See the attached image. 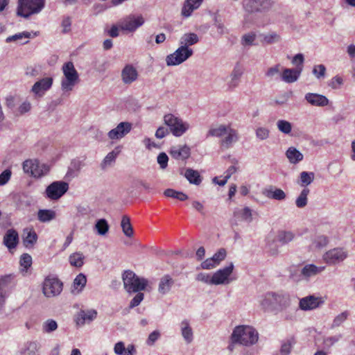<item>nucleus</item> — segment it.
I'll use <instances>...</instances> for the list:
<instances>
[{
  "label": "nucleus",
  "instance_id": "nucleus-1",
  "mask_svg": "<svg viewBox=\"0 0 355 355\" xmlns=\"http://www.w3.org/2000/svg\"><path fill=\"white\" fill-rule=\"evenodd\" d=\"M259 302L264 311L278 313L290 306L291 297L284 292H268L260 297Z\"/></svg>",
  "mask_w": 355,
  "mask_h": 355
},
{
  "label": "nucleus",
  "instance_id": "nucleus-2",
  "mask_svg": "<svg viewBox=\"0 0 355 355\" xmlns=\"http://www.w3.org/2000/svg\"><path fill=\"white\" fill-rule=\"evenodd\" d=\"M258 340V331L254 327L249 325L235 327L230 336V340L233 343H238L245 347L255 345Z\"/></svg>",
  "mask_w": 355,
  "mask_h": 355
},
{
  "label": "nucleus",
  "instance_id": "nucleus-3",
  "mask_svg": "<svg viewBox=\"0 0 355 355\" xmlns=\"http://www.w3.org/2000/svg\"><path fill=\"white\" fill-rule=\"evenodd\" d=\"M125 290L129 293H137L145 290L148 280L139 277L132 270H125L122 275Z\"/></svg>",
  "mask_w": 355,
  "mask_h": 355
},
{
  "label": "nucleus",
  "instance_id": "nucleus-4",
  "mask_svg": "<svg viewBox=\"0 0 355 355\" xmlns=\"http://www.w3.org/2000/svg\"><path fill=\"white\" fill-rule=\"evenodd\" d=\"M62 70L64 77L61 80V89L64 92H70L79 81L78 73L72 62L64 63Z\"/></svg>",
  "mask_w": 355,
  "mask_h": 355
},
{
  "label": "nucleus",
  "instance_id": "nucleus-5",
  "mask_svg": "<svg viewBox=\"0 0 355 355\" xmlns=\"http://www.w3.org/2000/svg\"><path fill=\"white\" fill-rule=\"evenodd\" d=\"M45 6V0H18L17 14L28 18L40 13Z\"/></svg>",
  "mask_w": 355,
  "mask_h": 355
},
{
  "label": "nucleus",
  "instance_id": "nucleus-6",
  "mask_svg": "<svg viewBox=\"0 0 355 355\" xmlns=\"http://www.w3.org/2000/svg\"><path fill=\"white\" fill-rule=\"evenodd\" d=\"M23 170L25 173L31 174L34 178H41L47 175L50 166L40 162L38 159H27L23 162Z\"/></svg>",
  "mask_w": 355,
  "mask_h": 355
},
{
  "label": "nucleus",
  "instance_id": "nucleus-7",
  "mask_svg": "<svg viewBox=\"0 0 355 355\" xmlns=\"http://www.w3.org/2000/svg\"><path fill=\"white\" fill-rule=\"evenodd\" d=\"M164 121L172 134L175 137H181L190 128L189 123L172 114H166Z\"/></svg>",
  "mask_w": 355,
  "mask_h": 355
},
{
  "label": "nucleus",
  "instance_id": "nucleus-8",
  "mask_svg": "<svg viewBox=\"0 0 355 355\" xmlns=\"http://www.w3.org/2000/svg\"><path fill=\"white\" fill-rule=\"evenodd\" d=\"M193 54L192 49L180 46L173 53L166 57V63L167 66H177L187 60Z\"/></svg>",
  "mask_w": 355,
  "mask_h": 355
},
{
  "label": "nucleus",
  "instance_id": "nucleus-9",
  "mask_svg": "<svg viewBox=\"0 0 355 355\" xmlns=\"http://www.w3.org/2000/svg\"><path fill=\"white\" fill-rule=\"evenodd\" d=\"M233 263H229L225 267L216 270L213 275L214 285L229 284L236 279L232 277L234 270Z\"/></svg>",
  "mask_w": 355,
  "mask_h": 355
},
{
  "label": "nucleus",
  "instance_id": "nucleus-10",
  "mask_svg": "<svg viewBox=\"0 0 355 355\" xmlns=\"http://www.w3.org/2000/svg\"><path fill=\"white\" fill-rule=\"evenodd\" d=\"M69 189V184L64 181H55L50 184L45 190V196L51 200L60 199Z\"/></svg>",
  "mask_w": 355,
  "mask_h": 355
},
{
  "label": "nucleus",
  "instance_id": "nucleus-11",
  "mask_svg": "<svg viewBox=\"0 0 355 355\" xmlns=\"http://www.w3.org/2000/svg\"><path fill=\"white\" fill-rule=\"evenodd\" d=\"M272 3V0H244L243 8L248 13L261 12L268 10Z\"/></svg>",
  "mask_w": 355,
  "mask_h": 355
},
{
  "label": "nucleus",
  "instance_id": "nucleus-12",
  "mask_svg": "<svg viewBox=\"0 0 355 355\" xmlns=\"http://www.w3.org/2000/svg\"><path fill=\"white\" fill-rule=\"evenodd\" d=\"M62 291V283L56 277H47L43 282L42 291L47 297L58 295Z\"/></svg>",
  "mask_w": 355,
  "mask_h": 355
},
{
  "label": "nucleus",
  "instance_id": "nucleus-13",
  "mask_svg": "<svg viewBox=\"0 0 355 355\" xmlns=\"http://www.w3.org/2000/svg\"><path fill=\"white\" fill-rule=\"evenodd\" d=\"M53 78L52 77H45L36 81L31 87V92L35 98H42L46 92L52 87Z\"/></svg>",
  "mask_w": 355,
  "mask_h": 355
},
{
  "label": "nucleus",
  "instance_id": "nucleus-14",
  "mask_svg": "<svg viewBox=\"0 0 355 355\" xmlns=\"http://www.w3.org/2000/svg\"><path fill=\"white\" fill-rule=\"evenodd\" d=\"M132 129V124L131 123L123 121L110 130L107 133V137L111 140H120L130 133Z\"/></svg>",
  "mask_w": 355,
  "mask_h": 355
},
{
  "label": "nucleus",
  "instance_id": "nucleus-15",
  "mask_svg": "<svg viewBox=\"0 0 355 355\" xmlns=\"http://www.w3.org/2000/svg\"><path fill=\"white\" fill-rule=\"evenodd\" d=\"M144 23V19L141 16L135 17L133 15L128 16L119 22V26L121 30L129 32H134Z\"/></svg>",
  "mask_w": 355,
  "mask_h": 355
},
{
  "label": "nucleus",
  "instance_id": "nucleus-16",
  "mask_svg": "<svg viewBox=\"0 0 355 355\" xmlns=\"http://www.w3.org/2000/svg\"><path fill=\"white\" fill-rule=\"evenodd\" d=\"M347 257V252L343 248H334L327 252L323 259L329 265H334L344 261Z\"/></svg>",
  "mask_w": 355,
  "mask_h": 355
},
{
  "label": "nucleus",
  "instance_id": "nucleus-17",
  "mask_svg": "<svg viewBox=\"0 0 355 355\" xmlns=\"http://www.w3.org/2000/svg\"><path fill=\"white\" fill-rule=\"evenodd\" d=\"M243 72L244 69L243 66L239 63H236L226 80L228 89L232 90L239 85Z\"/></svg>",
  "mask_w": 355,
  "mask_h": 355
},
{
  "label": "nucleus",
  "instance_id": "nucleus-18",
  "mask_svg": "<svg viewBox=\"0 0 355 355\" xmlns=\"http://www.w3.org/2000/svg\"><path fill=\"white\" fill-rule=\"evenodd\" d=\"M16 285L15 276L13 274L0 277V293L8 297L11 291Z\"/></svg>",
  "mask_w": 355,
  "mask_h": 355
},
{
  "label": "nucleus",
  "instance_id": "nucleus-19",
  "mask_svg": "<svg viewBox=\"0 0 355 355\" xmlns=\"http://www.w3.org/2000/svg\"><path fill=\"white\" fill-rule=\"evenodd\" d=\"M41 344L37 340L25 342L19 350L18 355H40Z\"/></svg>",
  "mask_w": 355,
  "mask_h": 355
},
{
  "label": "nucleus",
  "instance_id": "nucleus-20",
  "mask_svg": "<svg viewBox=\"0 0 355 355\" xmlns=\"http://www.w3.org/2000/svg\"><path fill=\"white\" fill-rule=\"evenodd\" d=\"M138 72L132 64H126L121 71V80L124 84L130 85L137 80Z\"/></svg>",
  "mask_w": 355,
  "mask_h": 355
},
{
  "label": "nucleus",
  "instance_id": "nucleus-21",
  "mask_svg": "<svg viewBox=\"0 0 355 355\" xmlns=\"http://www.w3.org/2000/svg\"><path fill=\"white\" fill-rule=\"evenodd\" d=\"M322 303L320 298L309 295L300 300L299 306L304 311L313 310L319 307Z\"/></svg>",
  "mask_w": 355,
  "mask_h": 355
},
{
  "label": "nucleus",
  "instance_id": "nucleus-22",
  "mask_svg": "<svg viewBox=\"0 0 355 355\" xmlns=\"http://www.w3.org/2000/svg\"><path fill=\"white\" fill-rule=\"evenodd\" d=\"M324 266H317L314 264H306L300 271V276L302 279L309 280L311 277L316 276L324 270Z\"/></svg>",
  "mask_w": 355,
  "mask_h": 355
},
{
  "label": "nucleus",
  "instance_id": "nucleus-23",
  "mask_svg": "<svg viewBox=\"0 0 355 355\" xmlns=\"http://www.w3.org/2000/svg\"><path fill=\"white\" fill-rule=\"evenodd\" d=\"M302 71V66L295 69L286 68L281 73V79L286 83H293L296 82L300 78Z\"/></svg>",
  "mask_w": 355,
  "mask_h": 355
},
{
  "label": "nucleus",
  "instance_id": "nucleus-24",
  "mask_svg": "<svg viewBox=\"0 0 355 355\" xmlns=\"http://www.w3.org/2000/svg\"><path fill=\"white\" fill-rule=\"evenodd\" d=\"M180 329L184 342L187 344L191 343L194 339V334L190 321L188 319H184L180 322Z\"/></svg>",
  "mask_w": 355,
  "mask_h": 355
},
{
  "label": "nucleus",
  "instance_id": "nucleus-25",
  "mask_svg": "<svg viewBox=\"0 0 355 355\" xmlns=\"http://www.w3.org/2000/svg\"><path fill=\"white\" fill-rule=\"evenodd\" d=\"M169 153L173 158L184 161L190 157L191 149L187 145L173 146Z\"/></svg>",
  "mask_w": 355,
  "mask_h": 355
},
{
  "label": "nucleus",
  "instance_id": "nucleus-26",
  "mask_svg": "<svg viewBox=\"0 0 355 355\" xmlns=\"http://www.w3.org/2000/svg\"><path fill=\"white\" fill-rule=\"evenodd\" d=\"M304 98L313 106L324 107L329 104V100L325 96L316 93H307Z\"/></svg>",
  "mask_w": 355,
  "mask_h": 355
},
{
  "label": "nucleus",
  "instance_id": "nucleus-27",
  "mask_svg": "<svg viewBox=\"0 0 355 355\" xmlns=\"http://www.w3.org/2000/svg\"><path fill=\"white\" fill-rule=\"evenodd\" d=\"M3 243L10 250L15 248L19 243L17 232L14 229L8 230L3 236Z\"/></svg>",
  "mask_w": 355,
  "mask_h": 355
},
{
  "label": "nucleus",
  "instance_id": "nucleus-28",
  "mask_svg": "<svg viewBox=\"0 0 355 355\" xmlns=\"http://www.w3.org/2000/svg\"><path fill=\"white\" fill-rule=\"evenodd\" d=\"M114 352L116 355H136L137 349L132 344L125 347L123 341H119L114 346Z\"/></svg>",
  "mask_w": 355,
  "mask_h": 355
},
{
  "label": "nucleus",
  "instance_id": "nucleus-29",
  "mask_svg": "<svg viewBox=\"0 0 355 355\" xmlns=\"http://www.w3.org/2000/svg\"><path fill=\"white\" fill-rule=\"evenodd\" d=\"M263 195L269 199L284 200L286 198V193L281 189L270 186L263 190Z\"/></svg>",
  "mask_w": 355,
  "mask_h": 355
},
{
  "label": "nucleus",
  "instance_id": "nucleus-30",
  "mask_svg": "<svg viewBox=\"0 0 355 355\" xmlns=\"http://www.w3.org/2000/svg\"><path fill=\"white\" fill-rule=\"evenodd\" d=\"M96 315L97 312L95 310L80 311L76 315V324L82 326L85 323H89L96 318Z\"/></svg>",
  "mask_w": 355,
  "mask_h": 355
},
{
  "label": "nucleus",
  "instance_id": "nucleus-31",
  "mask_svg": "<svg viewBox=\"0 0 355 355\" xmlns=\"http://www.w3.org/2000/svg\"><path fill=\"white\" fill-rule=\"evenodd\" d=\"M23 244L26 248H33L37 241V235L32 229H24L22 236Z\"/></svg>",
  "mask_w": 355,
  "mask_h": 355
},
{
  "label": "nucleus",
  "instance_id": "nucleus-32",
  "mask_svg": "<svg viewBox=\"0 0 355 355\" xmlns=\"http://www.w3.org/2000/svg\"><path fill=\"white\" fill-rule=\"evenodd\" d=\"M225 135L226 136L220 141V145L223 148H229L239 140V135L237 131L230 126L228 127V131Z\"/></svg>",
  "mask_w": 355,
  "mask_h": 355
},
{
  "label": "nucleus",
  "instance_id": "nucleus-33",
  "mask_svg": "<svg viewBox=\"0 0 355 355\" xmlns=\"http://www.w3.org/2000/svg\"><path fill=\"white\" fill-rule=\"evenodd\" d=\"M199 42V37L195 33H184L179 40V44L184 48H190L197 44Z\"/></svg>",
  "mask_w": 355,
  "mask_h": 355
},
{
  "label": "nucleus",
  "instance_id": "nucleus-34",
  "mask_svg": "<svg viewBox=\"0 0 355 355\" xmlns=\"http://www.w3.org/2000/svg\"><path fill=\"white\" fill-rule=\"evenodd\" d=\"M173 284H174V281L170 275H166L163 276L160 279V281L159 283V286H158L159 293L162 295H166L171 291Z\"/></svg>",
  "mask_w": 355,
  "mask_h": 355
},
{
  "label": "nucleus",
  "instance_id": "nucleus-35",
  "mask_svg": "<svg viewBox=\"0 0 355 355\" xmlns=\"http://www.w3.org/2000/svg\"><path fill=\"white\" fill-rule=\"evenodd\" d=\"M296 343L297 340L294 336H289L284 339L281 342L280 354L289 355Z\"/></svg>",
  "mask_w": 355,
  "mask_h": 355
},
{
  "label": "nucleus",
  "instance_id": "nucleus-36",
  "mask_svg": "<svg viewBox=\"0 0 355 355\" xmlns=\"http://www.w3.org/2000/svg\"><path fill=\"white\" fill-rule=\"evenodd\" d=\"M286 157L292 164H297L301 162L303 158V154L295 147H289L286 151Z\"/></svg>",
  "mask_w": 355,
  "mask_h": 355
},
{
  "label": "nucleus",
  "instance_id": "nucleus-37",
  "mask_svg": "<svg viewBox=\"0 0 355 355\" xmlns=\"http://www.w3.org/2000/svg\"><path fill=\"white\" fill-rule=\"evenodd\" d=\"M184 177L190 184L199 185L202 182V178L199 172L190 168L185 170Z\"/></svg>",
  "mask_w": 355,
  "mask_h": 355
},
{
  "label": "nucleus",
  "instance_id": "nucleus-38",
  "mask_svg": "<svg viewBox=\"0 0 355 355\" xmlns=\"http://www.w3.org/2000/svg\"><path fill=\"white\" fill-rule=\"evenodd\" d=\"M55 217L56 213L53 209H40L37 211V219L42 223H49Z\"/></svg>",
  "mask_w": 355,
  "mask_h": 355
},
{
  "label": "nucleus",
  "instance_id": "nucleus-39",
  "mask_svg": "<svg viewBox=\"0 0 355 355\" xmlns=\"http://www.w3.org/2000/svg\"><path fill=\"white\" fill-rule=\"evenodd\" d=\"M295 238V234L291 231H279L276 235L275 241L282 245H286L292 241Z\"/></svg>",
  "mask_w": 355,
  "mask_h": 355
},
{
  "label": "nucleus",
  "instance_id": "nucleus-40",
  "mask_svg": "<svg viewBox=\"0 0 355 355\" xmlns=\"http://www.w3.org/2000/svg\"><path fill=\"white\" fill-rule=\"evenodd\" d=\"M234 216L240 220L250 222L252 220V210L249 207L236 209L234 211Z\"/></svg>",
  "mask_w": 355,
  "mask_h": 355
},
{
  "label": "nucleus",
  "instance_id": "nucleus-41",
  "mask_svg": "<svg viewBox=\"0 0 355 355\" xmlns=\"http://www.w3.org/2000/svg\"><path fill=\"white\" fill-rule=\"evenodd\" d=\"M229 125H220L215 127H211L209 130L207 137H220L226 134V132L228 131Z\"/></svg>",
  "mask_w": 355,
  "mask_h": 355
},
{
  "label": "nucleus",
  "instance_id": "nucleus-42",
  "mask_svg": "<svg viewBox=\"0 0 355 355\" xmlns=\"http://www.w3.org/2000/svg\"><path fill=\"white\" fill-rule=\"evenodd\" d=\"M121 226L123 234L128 237H132L134 234L133 228L130 223V218L123 216L121 219Z\"/></svg>",
  "mask_w": 355,
  "mask_h": 355
},
{
  "label": "nucleus",
  "instance_id": "nucleus-43",
  "mask_svg": "<svg viewBox=\"0 0 355 355\" xmlns=\"http://www.w3.org/2000/svg\"><path fill=\"white\" fill-rule=\"evenodd\" d=\"M262 42L266 44H272L277 43L281 40V36L276 32H269L268 33L261 35Z\"/></svg>",
  "mask_w": 355,
  "mask_h": 355
},
{
  "label": "nucleus",
  "instance_id": "nucleus-44",
  "mask_svg": "<svg viewBox=\"0 0 355 355\" xmlns=\"http://www.w3.org/2000/svg\"><path fill=\"white\" fill-rule=\"evenodd\" d=\"M85 166L83 161L80 159H73L69 166L68 175L73 178L77 175L78 172Z\"/></svg>",
  "mask_w": 355,
  "mask_h": 355
},
{
  "label": "nucleus",
  "instance_id": "nucleus-45",
  "mask_svg": "<svg viewBox=\"0 0 355 355\" xmlns=\"http://www.w3.org/2000/svg\"><path fill=\"white\" fill-rule=\"evenodd\" d=\"M164 195L168 198H175L180 201H185L189 198L186 193L181 191H178L173 189H166L164 192Z\"/></svg>",
  "mask_w": 355,
  "mask_h": 355
},
{
  "label": "nucleus",
  "instance_id": "nucleus-46",
  "mask_svg": "<svg viewBox=\"0 0 355 355\" xmlns=\"http://www.w3.org/2000/svg\"><path fill=\"white\" fill-rule=\"evenodd\" d=\"M349 313L348 311H345L337 315L333 320L331 324V329H334L336 327L341 326L348 318Z\"/></svg>",
  "mask_w": 355,
  "mask_h": 355
},
{
  "label": "nucleus",
  "instance_id": "nucleus-47",
  "mask_svg": "<svg viewBox=\"0 0 355 355\" xmlns=\"http://www.w3.org/2000/svg\"><path fill=\"white\" fill-rule=\"evenodd\" d=\"M310 191L307 188H304L300 192L299 196L296 198L295 205L298 208H304L308 203V195Z\"/></svg>",
  "mask_w": 355,
  "mask_h": 355
},
{
  "label": "nucleus",
  "instance_id": "nucleus-48",
  "mask_svg": "<svg viewBox=\"0 0 355 355\" xmlns=\"http://www.w3.org/2000/svg\"><path fill=\"white\" fill-rule=\"evenodd\" d=\"M85 257L80 252H75L69 257V263L71 266L80 268L84 263Z\"/></svg>",
  "mask_w": 355,
  "mask_h": 355
},
{
  "label": "nucleus",
  "instance_id": "nucleus-49",
  "mask_svg": "<svg viewBox=\"0 0 355 355\" xmlns=\"http://www.w3.org/2000/svg\"><path fill=\"white\" fill-rule=\"evenodd\" d=\"M121 151V148L119 146L115 148L114 150H113L112 152L109 153L104 158L103 163H102V167L105 168L107 166L110 165L112 162H114L119 155V153Z\"/></svg>",
  "mask_w": 355,
  "mask_h": 355
},
{
  "label": "nucleus",
  "instance_id": "nucleus-50",
  "mask_svg": "<svg viewBox=\"0 0 355 355\" xmlns=\"http://www.w3.org/2000/svg\"><path fill=\"white\" fill-rule=\"evenodd\" d=\"M277 128L279 132L285 135H289L292 130V124L289 121L284 119H279L276 123Z\"/></svg>",
  "mask_w": 355,
  "mask_h": 355
},
{
  "label": "nucleus",
  "instance_id": "nucleus-51",
  "mask_svg": "<svg viewBox=\"0 0 355 355\" xmlns=\"http://www.w3.org/2000/svg\"><path fill=\"white\" fill-rule=\"evenodd\" d=\"M315 175L313 172L302 171L300 175V184L306 187L311 184L314 180Z\"/></svg>",
  "mask_w": 355,
  "mask_h": 355
},
{
  "label": "nucleus",
  "instance_id": "nucleus-52",
  "mask_svg": "<svg viewBox=\"0 0 355 355\" xmlns=\"http://www.w3.org/2000/svg\"><path fill=\"white\" fill-rule=\"evenodd\" d=\"M343 338V335L341 334H338L334 336H327L324 338L323 339V345L326 349H329L332 346H334L336 343H337L341 338Z\"/></svg>",
  "mask_w": 355,
  "mask_h": 355
},
{
  "label": "nucleus",
  "instance_id": "nucleus-53",
  "mask_svg": "<svg viewBox=\"0 0 355 355\" xmlns=\"http://www.w3.org/2000/svg\"><path fill=\"white\" fill-rule=\"evenodd\" d=\"M257 35L254 32H250L243 35L241 37V44L244 46L255 45Z\"/></svg>",
  "mask_w": 355,
  "mask_h": 355
},
{
  "label": "nucleus",
  "instance_id": "nucleus-54",
  "mask_svg": "<svg viewBox=\"0 0 355 355\" xmlns=\"http://www.w3.org/2000/svg\"><path fill=\"white\" fill-rule=\"evenodd\" d=\"M94 227L99 235H105L109 230L107 222L103 218L97 220Z\"/></svg>",
  "mask_w": 355,
  "mask_h": 355
},
{
  "label": "nucleus",
  "instance_id": "nucleus-55",
  "mask_svg": "<svg viewBox=\"0 0 355 355\" xmlns=\"http://www.w3.org/2000/svg\"><path fill=\"white\" fill-rule=\"evenodd\" d=\"M87 279L85 275L80 273L78 275L73 281V288L78 290V292L81 291L85 286Z\"/></svg>",
  "mask_w": 355,
  "mask_h": 355
},
{
  "label": "nucleus",
  "instance_id": "nucleus-56",
  "mask_svg": "<svg viewBox=\"0 0 355 355\" xmlns=\"http://www.w3.org/2000/svg\"><path fill=\"white\" fill-rule=\"evenodd\" d=\"M58 329V324L53 319L46 320L42 324V331L44 333H51Z\"/></svg>",
  "mask_w": 355,
  "mask_h": 355
},
{
  "label": "nucleus",
  "instance_id": "nucleus-57",
  "mask_svg": "<svg viewBox=\"0 0 355 355\" xmlns=\"http://www.w3.org/2000/svg\"><path fill=\"white\" fill-rule=\"evenodd\" d=\"M31 33H29L28 31H24V32L19 33L15 35L8 37L6 39V42L7 43H10L11 42L18 41V40H22L24 38L29 39V38H31Z\"/></svg>",
  "mask_w": 355,
  "mask_h": 355
},
{
  "label": "nucleus",
  "instance_id": "nucleus-58",
  "mask_svg": "<svg viewBox=\"0 0 355 355\" xmlns=\"http://www.w3.org/2000/svg\"><path fill=\"white\" fill-rule=\"evenodd\" d=\"M214 26L216 28L217 33L220 36L228 33L223 20L217 16L214 17Z\"/></svg>",
  "mask_w": 355,
  "mask_h": 355
},
{
  "label": "nucleus",
  "instance_id": "nucleus-59",
  "mask_svg": "<svg viewBox=\"0 0 355 355\" xmlns=\"http://www.w3.org/2000/svg\"><path fill=\"white\" fill-rule=\"evenodd\" d=\"M32 257L28 254H23L20 258V266L23 268V271H27V270L31 266Z\"/></svg>",
  "mask_w": 355,
  "mask_h": 355
},
{
  "label": "nucleus",
  "instance_id": "nucleus-60",
  "mask_svg": "<svg viewBox=\"0 0 355 355\" xmlns=\"http://www.w3.org/2000/svg\"><path fill=\"white\" fill-rule=\"evenodd\" d=\"M256 137L259 140H266L270 136V130L265 127H259L255 130Z\"/></svg>",
  "mask_w": 355,
  "mask_h": 355
},
{
  "label": "nucleus",
  "instance_id": "nucleus-61",
  "mask_svg": "<svg viewBox=\"0 0 355 355\" xmlns=\"http://www.w3.org/2000/svg\"><path fill=\"white\" fill-rule=\"evenodd\" d=\"M313 74L318 79L324 78L326 73V67L324 64H317L313 67Z\"/></svg>",
  "mask_w": 355,
  "mask_h": 355
},
{
  "label": "nucleus",
  "instance_id": "nucleus-62",
  "mask_svg": "<svg viewBox=\"0 0 355 355\" xmlns=\"http://www.w3.org/2000/svg\"><path fill=\"white\" fill-rule=\"evenodd\" d=\"M196 9H198L196 6H194L193 5L187 3V1H186L182 8L181 14L184 17H189L191 15L192 12Z\"/></svg>",
  "mask_w": 355,
  "mask_h": 355
},
{
  "label": "nucleus",
  "instance_id": "nucleus-63",
  "mask_svg": "<svg viewBox=\"0 0 355 355\" xmlns=\"http://www.w3.org/2000/svg\"><path fill=\"white\" fill-rule=\"evenodd\" d=\"M196 279L198 282L214 285L213 276L205 272H200L196 275Z\"/></svg>",
  "mask_w": 355,
  "mask_h": 355
},
{
  "label": "nucleus",
  "instance_id": "nucleus-64",
  "mask_svg": "<svg viewBox=\"0 0 355 355\" xmlns=\"http://www.w3.org/2000/svg\"><path fill=\"white\" fill-rule=\"evenodd\" d=\"M12 176V171L10 168L4 170L0 174V187L6 184L10 180Z\"/></svg>",
  "mask_w": 355,
  "mask_h": 355
}]
</instances>
